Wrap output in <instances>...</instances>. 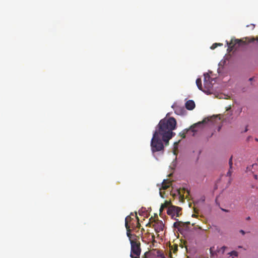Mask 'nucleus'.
<instances>
[{"instance_id": "1", "label": "nucleus", "mask_w": 258, "mask_h": 258, "mask_svg": "<svg viewBox=\"0 0 258 258\" xmlns=\"http://www.w3.org/2000/svg\"><path fill=\"white\" fill-rule=\"evenodd\" d=\"M176 120L173 117H166L160 120L151 141L153 153L164 150L163 142H165L166 145L168 144L169 141L175 135L173 131L176 128Z\"/></svg>"}, {"instance_id": "2", "label": "nucleus", "mask_w": 258, "mask_h": 258, "mask_svg": "<svg viewBox=\"0 0 258 258\" xmlns=\"http://www.w3.org/2000/svg\"><path fill=\"white\" fill-rule=\"evenodd\" d=\"M135 237L133 239H130L131 258H140L141 253V243L139 241V237L134 235Z\"/></svg>"}, {"instance_id": "3", "label": "nucleus", "mask_w": 258, "mask_h": 258, "mask_svg": "<svg viewBox=\"0 0 258 258\" xmlns=\"http://www.w3.org/2000/svg\"><path fill=\"white\" fill-rule=\"evenodd\" d=\"M131 215H134L133 214H131L130 216H128L125 218V226L126 229V235L129 238V240L130 239H133L135 237H134V234H131L132 231H133L130 225H129V222H131L132 218Z\"/></svg>"}, {"instance_id": "4", "label": "nucleus", "mask_w": 258, "mask_h": 258, "mask_svg": "<svg viewBox=\"0 0 258 258\" xmlns=\"http://www.w3.org/2000/svg\"><path fill=\"white\" fill-rule=\"evenodd\" d=\"M244 43L241 40L239 39H232L230 42H227L228 45L227 51L230 52L233 51L234 49H236L237 48L240 46L241 43Z\"/></svg>"}, {"instance_id": "5", "label": "nucleus", "mask_w": 258, "mask_h": 258, "mask_svg": "<svg viewBox=\"0 0 258 258\" xmlns=\"http://www.w3.org/2000/svg\"><path fill=\"white\" fill-rule=\"evenodd\" d=\"M150 221L151 222H154L153 227L154 228L156 232L158 233L163 230L164 225L162 221L159 220L158 219L155 220L151 217L150 219Z\"/></svg>"}, {"instance_id": "6", "label": "nucleus", "mask_w": 258, "mask_h": 258, "mask_svg": "<svg viewBox=\"0 0 258 258\" xmlns=\"http://www.w3.org/2000/svg\"><path fill=\"white\" fill-rule=\"evenodd\" d=\"M171 185V181L169 179H164L162 183V186L159 188L160 189V195L161 198H164L165 191H162V189L165 190L167 189Z\"/></svg>"}, {"instance_id": "7", "label": "nucleus", "mask_w": 258, "mask_h": 258, "mask_svg": "<svg viewBox=\"0 0 258 258\" xmlns=\"http://www.w3.org/2000/svg\"><path fill=\"white\" fill-rule=\"evenodd\" d=\"M181 210V208L175 206H171L168 208L167 210V214L169 215H171L172 216L176 215V217H179Z\"/></svg>"}, {"instance_id": "8", "label": "nucleus", "mask_w": 258, "mask_h": 258, "mask_svg": "<svg viewBox=\"0 0 258 258\" xmlns=\"http://www.w3.org/2000/svg\"><path fill=\"white\" fill-rule=\"evenodd\" d=\"M197 124H195L191 125L189 129H185L183 130L182 132L179 133L180 136L182 137V139H184L186 137V134H187L190 131L194 133L192 135H194V133L197 132V131L195 130V127L197 126Z\"/></svg>"}, {"instance_id": "9", "label": "nucleus", "mask_w": 258, "mask_h": 258, "mask_svg": "<svg viewBox=\"0 0 258 258\" xmlns=\"http://www.w3.org/2000/svg\"><path fill=\"white\" fill-rule=\"evenodd\" d=\"M211 78L210 76L208 74H204V85L207 86L208 87H211L212 86V84L211 82Z\"/></svg>"}, {"instance_id": "10", "label": "nucleus", "mask_w": 258, "mask_h": 258, "mask_svg": "<svg viewBox=\"0 0 258 258\" xmlns=\"http://www.w3.org/2000/svg\"><path fill=\"white\" fill-rule=\"evenodd\" d=\"M185 107L187 109L191 110L195 108V103L193 100H189L185 103Z\"/></svg>"}, {"instance_id": "11", "label": "nucleus", "mask_w": 258, "mask_h": 258, "mask_svg": "<svg viewBox=\"0 0 258 258\" xmlns=\"http://www.w3.org/2000/svg\"><path fill=\"white\" fill-rule=\"evenodd\" d=\"M196 84L198 87V88L203 91H204L202 89V80L200 78H198L196 80Z\"/></svg>"}, {"instance_id": "12", "label": "nucleus", "mask_w": 258, "mask_h": 258, "mask_svg": "<svg viewBox=\"0 0 258 258\" xmlns=\"http://www.w3.org/2000/svg\"><path fill=\"white\" fill-rule=\"evenodd\" d=\"M173 226L175 228H179L180 227L183 226V222L181 221H176L174 223Z\"/></svg>"}, {"instance_id": "13", "label": "nucleus", "mask_w": 258, "mask_h": 258, "mask_svg": "<svg viewBox=\"0 0 258 258\" xmlns=\"http://www.w3.org/2000/svg\"><path fill=\"white\" fill-rule=\"evenodd\" d=\"M136 221L134 220L133 218H132L131 222H129V225H130L131 227L133 229V230H136Z\"/></svg>"}, {"instance_id": "14", "label": "nucleus", "mask_w": 258, "mask_h": 258, "mask_svg": "<svg viewBox=\"0 0 258 258\" xmlns=\"http://www.w3.org/2000/svg\"><path fill=\"white\" fill-rule=\"evenodd\" d=\"M258 165L257 164H253L251 165H250L249 166L247 167L246 168V172L250 171L252 170V168L257 167Z\"/></svg>"}, {"instance_id": "15", "label": "nucleus", "mask_w": 258, "mask_h": 258, "mask_svg": "<svg viewBox=\"0 0 258 258\" xmlns=\"http://www.w3.org/2000/svg\"><path fill=\"white\" fill-rule=\"evenodd\" d=\"M135 217L137 220V221L136 222V228L140 229L141 227V224L139 223V219L137 215V213H136Z\"/></svg>"}, {"instance_id": "16", "label": "nucleus", "mask_w": 258, "mask_h": 258, "mask_svg": "<svg viewBox=\"0 0 258 258\" xmlns=\"http://www.w3.org/2000/svg\"><path fill=\"white\" fill-rule=\"evenodd\" d=\"M228 254L230 256H238V252L235 250L232 251L228 253Z\"/></svg>"}, {"instance_id": "17", "label": "nucleus", "mask_w": 258, "mask_h": 258, "mask_svg": "<svg viewBox=\"0 0 258 258\" xmlns=\"http://www.w3.org/2000/svg\"><path fill=\"white\" fill-rule=\"evenodd\" d=\"M222 43H214L212 46L211 47V49H215L218 46H222Z\"/></svg>"}, {"instance_id": "18", "label": "nucleus", "mask_w": 258, "mask_h": 258, "mask_svg": "<svg viewBox=\"0 0 258 258\" xmlns=\"http://www.w3.org/2000/svg\"><path fill=\"white\" fill-rule=\"evenodd\" d=\"M158 256L160 257L161 258H165V256L164 254V253L160 251H158Z\"/></svg>"}, {"instance_id": "19", "label": "nucleus", "mask_w": 258, "mask_h": 258, "mask_svg": "<svg viewBox=\"0 0 258 258\" xmlns=\"http://www.w3.org/2000/svg\"><path fill=\"white\" fill-rule=\"evenodd\" d=\"M149 255H150L149 251H146V252H145L144 255L142 256V258H148Z\"/></svg>"}, {"instance_id": "20", "label": "nucleus", "mask_w": 258, "mask_h": 258, "mask_svg": "<svg viewBox=\"0 0 258 258\" xmlns=\"http://www.w3.org/2000/svg\"><path fill=\"white\" fill-rule=\"evenodd\" d=\"M177 194L182 200L184 199V196L181 194L180 190L178 189L177 190Z\"/></svg>"}, {"instance_id": "21", "label": "nucleus", "mask_w": 258, "mask_h": 258, "mask_svg": "<svg viewBox=\"0 0 258 258\" xmlns=\"http://www.w3.org/2000/svg\"><path fill=\"white\" fill-rule=\"evenodd\" d=\"M226 248H227L226 246H223L218 251L219 252L221 251L222 253H224Z\"/></svg>"}, {"instance_id": "22", "label": "nucleus", "mask_w": 258, "mask_h": 258, "mask_svg": "<svg viewBox=\"0 0 258 258\" xmlns=\"http://www.w3.org/2000/svg\"><path fill=\"white\" fill-rule=\"evenodd\" d=\"M229 168L232 169V157H231L229 160Z\"/></svg>"}, {"instance_id": "23", "label": "nucleus", "mask_w": 258, "mask_h": 258, "mask_svg": "<svg viewBox=\"0 0 258 258\" xmlns=\"http://www.w3.org/2000/svg\"><path fill=\"white\" fill-rule=\"evenodd\" d=\"M232 169H230L229 168V170L227 173V176H230L232 174Z\"/></svg>"}, {"instance_id": "24", "label": "nucleus", "mask_w": 258, "mask_h": 258, "mask_svg": "<svg viewBox=\"0 0 258 258\" xmlns=\"http://www.w3.org/2000/svg\"><path fill=\"white\" fill-rule=\"evenodd\" d=\"M166 207L165 205H162L161 207H160V213H161V212L163 211V209Z\"/></svg>"}, {"instance_id": "25", "label": "nucleus", "mask_w": 258, "mask_h": 258, "mask_svg": "<svg viewBox=\"0 0 258 258\" xmlns=\"http://www.w3.org/2000/svg\"><path fill=\"white\" fill-rule=\"evenodd\" d=\"M211 258H214V253L212 250V248H210Z\"/></svg>"}, {"instance_id": "26", "label": "nucleus", "mask_w": 258, "mask_h": 258, "mask_svg": "<svg viewBox=\"0 0 258 258\" xmlns=\"http://www.w3.org/2000/svg\"><path fill=\"white\" fill-rule=\"evenodd\" d=\"M190 224V222H183V226L184 225H188Z\"/></svg>"}, {"instance_id": "27", "label": "nucleus", "mask_w": 258, "mask_h": 258, "mask_svg": "<svg viewBox=\"0 0 258 258\" xmlns=\"http://www.w3.org/2000/svg\"><path fill=\"white\" fill-rule=\"evenodd\" d=\"M240 232L242 234H243V235L245 234V232H244V231H243V230H241L240 231Z\"/></svg>"}, {"instance_id": "28", "label": "nucleus", "mask_w": 258, "mask_h": 258, "mask_svg": "<svg viewBox=\"0 0 258 258\" xmlns=\"http://www.w3.org/2000/svg\"><path fill=\"white\" fill-rule=\"evenodd\" d=\"M254 177L255 179H257V175H254Z\"/></svg>"}, {"instance_id": "29", "label": "nucleus", "mask_w": 258, "mask_h": 258, "mask_svg": "<svg viewBox=\"0 0 258 258\" xmlns=\"http://www.w3.org/2000/svg\"><path fill=\"white\" fill-rule=\"evenodd\" d=\"M246 220H249L250 219V217H247L246 218Z\"/></svg>"}, {"instance_id": "30", "label": "nucleus", "mask_w": 258, "mask_h": 258, "mask_svg": "<svg viewBox=\"0 0 258 258\" xmlns=\"http://www.w3.org/2000/svg\"><path fill=\"white\" fill-rule=\"evenodd\" d=\"M139 229L136 228V230H134L136 232H137L138 231Z\"/></svg>"}, {"instance_id": "31", "label": "nucleus", "mask_w": 258, "mask_h": 258, "mask_svg": "<svg viewBox=\"0 0 258 258\" xmlns=\"http://www.w3.org/2000/svg\"><path fill=\"white\" fill-rule=\"evenodd\" d=\"M247 130H247V127H246V128H245V131H244V132H247Z\"/></svg>"}, {"instance_id": "32", "label": "nucleus", "mask_w": 258, "mask_h": 258, "mask_svg": "<svg viewBox=\"0 0 258 258\" xmlns=\"http://www.w3.org/2000/svg\"><path fill=\"white\" fill-rule=\"evenodd\" d=\"M230 108H231V107H230V106H229V107H228V108H227V110H228L230 109Z\"/></svg>"}, {"instance_id": "33", "label": "nucleus", "mask_w": 258, "mask_h": 258, "mask_svg": "<svg viewBox=\"0 0 258 258\" xmlns=\"http://www.w3.org/2000/svg\"><path fill=\"white\" fill-rule=\"evenodd\" d=\"M222 210L223 211H224L227 212V210H225V209H222Z\"/></svg>"}, {"instance_id": "34", "label": "nucleus", "mask_w": 258, "mask_h": 258, "mask_svg": "<svg viewBox=\"0 0 258 258\" xmlns=\"http://www.w3.org/2000/svg\"><path fill=\"white\" fill-rule=\"evenodd\" d=\"M252 79H253V78H250L249 80V81H252Z\"/></svg>"}, {"instance_id": "35", "label": "nucleus", "mask_w": 258, "mask_h": 258, "mask_svg": "<svg viewBox=\"0 0 258 258\" xmlns=\"http://www.w3.org/2000/svg\"><path fill=\"white\" fill-rule=\"evenodd\" d=\"M172 195H173V197H174V196H176V194H172Z\"/></svg>"}, {"instance_id": "36", "label": "nucleus", "mask_w": 258, "mask_h": 258, "mask_svg": "<svg viewBox=\"0 0 258 258\" xmlns=\"http://www.w3.org/2000/svg\"><path fill=\"white\" fill-rule=\"evenodd\" d=\"M255 140L258 142V139H255Z\"/></svg>"}, {"instance_id": "37", "label": "nucleus", "mask_w": 258, "mask_h": 258, "mask_svg": "<svg viewBox=\"0 0 258 258\" xmlns=\"http://www.w3.org/2000/svg\"><path fill=\"white\" fill-rule=\"evenodd\" d=\"M142 231H144V229L143 228H142Z\"/></svg>"}, {"instance_id": "38", "label": "nucleus", "mask_w": 258, "mask_h": 258, "mask_svg": "<svg viewBox=\"0 0 258 258\" xmlns=\"http://www.w3.org/2000/svg\"><path fill=\"white\" fill-rule=\"evenodd\" d=\"M170 257H171V258H173V257H172V256H171V254H170Z\"/></svg>"}]
</instances>
